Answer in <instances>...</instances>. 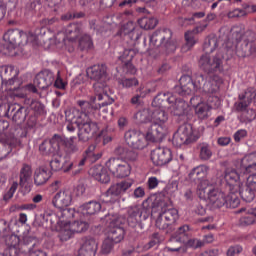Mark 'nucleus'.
I'll return each instance as SVG.
<instances>
[{
	"instance_id": "53",
	"label": "nucleus",
	"mask_w": 256,
	"mask_h": 256,
	"mask_svg": "<svg viewBox=\"0 0 256 256\" xmlns=\"http://www.w3.org/2000/svg\"><path fill=\"white\" fill-rule=\"evenodd\" d=\"M138 25L141 29H145L146 31L149 29H155V27H157V19L154 17L144 16L138 20Z\"/></svg>"
},
{
	"instance_id": "11",
	"label": "nucleus",
	"mask_w": 256,
	"mask_h": 256,
	"mask_svg": "<svg viewBox=\"0 0 256 256\" xmlns=\"http://www.w3.org/2000/svg\"><path fill=\"white\" fill-rule=\"evenodd\" d=\"M105 221L107 238L114 243H121L125 239V229L123 228L125 218L117 214H109L105 216Z\"/></svg>"
},
{
	"instance_id": "28",
	"label": "nucleus",
	"mask_w": 256,
	"mask_h": 256,
	"mask_svg": "<svg viewBox=\"0 0 256 256\" xmlns=\"http://www.w3.org/2000/svg\"><path fill=\"white\" fill-rule=\"evenodd\" d=\"M95 149L96 146L94 144L90 145L85 151V157H83L79 161H74L70 163V167L66 169V171H69V169H72V167H78L77 169H75L74 173H81V171H83V166L87 161H90V163H95V161H99V159L103 157V153Z\"/></svg>"
},
{
	"instance_id": "61",
	"label": "nucleus",
	"mask_w": 256,
	"mask_h": 256,
	"mask_svg": "<svg viewBox=\"0 0 256 256\" xmlns=\"http://www.w3.org/2000/svg\"><path fill=\"white\" fill-rule=\"evenodd\" d=\"M53 85L56 89L65 90L67 88V81H65V79H63V74H61V71H59V70L57 72L56 77L54 75Z\"/></svg>"
},
{
	"instance_id": "60",
	"label": "nucleus",
	"mask_w": 256,
	"mask_h": 256,
	"mask_svg": "<svg viewBox=\"0 0 256 256\" xmlns=\"http://www.w3.org/2000/svg\"><path fill=\"white\" fill-rule=\"evenodd\" d=\"M212 155H213V152H211V146H209V144L200 145V159L202 161H209Z\"/></svg>"
},
{
	"instance_id": "23",
	"label": "nucleus",
	"mask_w": 256,
	"mask_h": 256,
	"mask_svg": "<svg viewBox=\"0 0 256 256\" xmlns=\"http://www.w3.org/2000/svg\"><path fill=\"white\" fill-rule=\"evenodd\" d=\"M124 141L128 147H131V149L141 151L147 147V141L151 140L147 138V132L145 135L139 130L130 129L124 133Z\"/></svg>"
},
{
	"instance_id": "15",
	"label": "nucleus",
	"mask_w": 256,
	"mask_h": 256,
	"mask_svg": "<svg viewBox=\"0 0 256 256\" xmlns=\"http://www.w3.org/2000/svg\"><path fill=\"white\" fill-rule=\"evenodd\" d=\"M199 131L193 129L191 124H182L173 135L172 143L176 147L190 145L199 139Z\"/></svg>"
},
{
	"instance_id": "55",
	"label": "nucleus",
	"mask_w": 256,
	"mask_h": 256,
	"mask_svg": "<svg viewBox=\"0 0 256 256\" xmlns=\"http://www.w3.org/2000/svg\"><path fill=\"white\" fill-rule=\"evenodd\" d=\"M7 7L15 9V7H17V0H6V2L0 1V21L5 19V15H7Z\"/></svg>"
},
{
	"instance_id": "8",
	"label": "nucleus",
	"mask_w": 256,
	"mask_h": 256,
	"mask_svg": "<svg viewBox=\"0 0 256 256\" xmlns=\"http://www.w3.org/2000/svg\"><path fill=\"white\" fill-rule=\"evenodd\" d=\"M86 75L88 79H91V81H96V83L93 85L94 87V93L98 101H103V99H107L109 95H107V92H105V83L107 81V65L105 64H95L93 66H90L86 69Z\"/></svg>"
},
{
	"instance_id": "16",
	"label": "nucleus",
	"mask_w": 256,
	"mask_h": 256,
	"mask_svg": "<svg viewBox=\"0 0 256 256\" xmlns=\"http://www.w3.org/2000/svg\"><path fill=\"white\" fill-rule=\"evenodd\" d=\"M192 83L196 95L194 97H206L209 95H217L219 91V85L214 80L205 81V76L203 74H195L192 78Z\"/></svg>"
},
{
	"instance_id": "32",
	"label": "nucleus",
	"mask_w": 256,
	"mask_h": 256,
	"mask_svg": "<svg viewBox=\"0 0 256 256\" xmlns=\"http://www.w3.org/2000/svg\"><path fill=\"white\" fill-rule=\"evenodd\" d=\"M21 147H23L21 138L13 135L7 136L4 142L0 143V161L5 159L12 151L21 149Z\"/></svg>"
},
{
	"instance_id": "63",
	"label": "nucleus",
	"mask_w": 256,
	"mask_h": 256,
	"mask_svg": "<svg viewBox=\"0 0 256 256\" xmlns=\"http://www.w3.org/2000/svg\"><path fill=\"white\" fill-rule=\"evenodd\" d=\"M133 57H135V50L133 49H125L123 54L119 56V61H122L124 64L133 61Z\"/></svg>"
},
{
	"instance_id": "57",
	"label": "nucleus",
	"mask_w": 256,
	"mask_h": 256,
	"mask_svg": "<svg viewBox=\"0 0 256 256\" xmlns=\"http://www.w3.org/2000/svg\"><path fill=\"white\" fill-rule=\"evenodd\" d=\"M19 129H15L14 132H9V121L0 119V135H5L6 139L9 136L19 137L17 133Z\"/></svg>"
},
{
	"instance_id": "30",
	"label": "nucleus",
	"mask_w": 256,
	"mask_h": 256,
	"mask_svg": "<svg viewBox=\"0 0 256 256\" xmlns=\"http://www.w3.org/2000/svg\"><path fill=\"white\" fill-rule=\"evenodd\" d=\"M39 245V240L35 236L29 233L23 234V253H29V256H47Z\"/></svg>"
},
{
	"instance_id": "37",
	"label": "nucleus",
	"mask_w": 256,
	"mask_h": 256,
	"mask_svg": "<svg viewBox=\"0 0 256 256\" xmlns=\"http://www.w3.org/2000/svg\"><path fill=\"white\" fill-rule=\"evenodd\" d=\"M59 211L57 212V227H58V232L63 229V227L69 225L71 223V219L75 217L76 215H79V212H75V209L73 208H58Z\"/></svg>"
},
{
	"instance_id": "13",
	"label": "nucleus",
	"mask_w": 256,
	"mask_h": 256,
	"mask_svg": "<svg viewBox=\"0 0 256 256\" xmlns=\"http://www.w3.org/2000/svg\"><path fill=\"white\" fill-rule=\"evenodd\" d=\"M81 33H83V24L72 23L65 28L64 32H58L56 39L59 43L65 45L68 53H73L75 51V41Z\"/></svg>"
},
{
	"instance_id": "43",
	"label": "nucleus",
	"mask_w": 256,
	"mask_h": 256,
	"mask_svg": "<svg viewBox=\"0 0 256 256\" xmlns=\"http://www.w3.org/2000/svg\"><path fill=\"white\" fill-rule=\"evenodd\" d=\"M102 206L100 202L95 200L84 203L78 208V213L83 215V217H89L91 215H97L101 211Z\"/></svg>"
},
{
	"instance_id": "47",
	"label": "nucleus",
	"mask_w": 256,
	"mask_h": 256,
	"mask_svg": "<svg viewBox=\"0 0 256 256\" xmlns=\"http://www.w3.org/2000/svg\"><path fill=\"white\" fill-rule=\"evenodd\" d=\"M255 193L256 191L249 187L247 184L243 185V183L240 185V188L237 193V198L239 199V196L243 199V201H246V203H251L253 199H255Z\"/></svg>"
},
{
	"instance_id": "17",
	"label": "nucleus",
	"mask_w": 256,
	"mask_h": 256,
	"mask_svg": "<svg viewBox=\"0 0 256 256\" xmlns=\"http://www.w3.org/2000/svg\"><path fill=\"white\" fill-rule=\"evenodd\" d=\"M256 34L248 30L244 35V40L240 44H235V55L239 59L256 56Z\"/></svg>"
},
{
	"instance_id": "50",
	"label": "nucleus",
	"mask_w": 256,
	"mask_h": 256,
	"mask_svg": "<svg viewBox=\"0 0 256 256\" xmlns=\"http://www.w3.org/2000/svg\"><path fill=\"white\" fill-rule=\"evenodd\" d=\"M80 51H91L93 49V38L89 34H83L78 40Z\"/></svg>"
},
{
	"instance_id": "5",
	"label": "nucleus",
	"mask_w": 256,
	"mask_h": 256,
	"mask_svg": "<svg viewBox=\"0 0 256 256\" xmlns=\"http://www.w3.org/2000/svg\"><path fill=\"white\" fill-rule=\"evenodd\" d=\"M256 97L255 88H248L243 93L239 94L238 101L234 103V113H240L238 120L240 123H251L256 117V113L249 105L253 103Z\"/></svg>"
},
{
	"instance_id": "62",
	"label": "nucleus",
	"mask_w": 256,
	"mask_h": 256,
	"mask_svg": "<svg viewBox=\"0 0 256 256\" xmlns=\"http://www.w3.org/2000/svg\"><path fill=\"white\" fill-rule=\"evenodd\" d=\"M120 85L125 89H132V87H137L139 85V80L135 77L123 78L120 80Z\"/></svg>"
},
{
	"instance_id": "10",
	"label": "nucleus",
	"mask_w": 256,
	"mask_h": 256,
	"mask_svg": "<svg viewBox=\"0 0 256 256\" xmlns=\"http://www.w3.org/2000/svg\"><path fill=\"white\" fill-rule=\"evenodd\" d=\"M191 105L195 109V114L202 121L211 117V111L221 105V100L217 94L209 96H193L190 99Z\"/></svg>"
},
{
	"instance_id": "20",
	"label": "nucleus",
	"mask_w": 256,
	"mask_h": 256,
	"mask_svg": "<svg viewBox=\"0 0 256 256\" xmlns=\"http://www.w3.org/2000/svg\"><path fill=\"white\" fill-rule=\"evenodd\" d=\"M63 145H65V139L55 134L50 140H44L40 144L39 151L42 155L55 157L56 155H61Z\"/></svg>"
},
{
	"instance_id": "64",
	"label": "nucleus",
	"mask_w": 256,
	"mask_h": 256,
	"mask_svg": "<svg viewBox=\"0 0 256 256\" xmlns=\"http://www.w3.org/2000/svg\"><path fill=\"white\" fill-rule=\"evenodd\" d=\"M19 187V182L14 181L9 188V190L4 194L3 199L4 201H9L10 199H13V196L15 195V192L17 191Z\"/></svg>"
},
{
	"instance_id": "29",
	"label": "nucleus",
	"mask_w": 256,
	"mask_h": 256,
	"mask_svg": "<svg viewBox=\"0 0 256 256\" xmlns=\"http://www.w3.org/2000/svg\"><path fill=\"white\" fill-rule=\"evenodd\" d=\"M225 181L230 195H237L243 183V176L235 169L228 168L225 171Z\"/></svg>"
},
{
	"instance_id": "24",
	"label": "nucleus",
	"mask_w": 256,
	"mask_h": 256,
	"mask_svg": "<svg viewBox=\"0 0 256 256\" xmlns=\"http://www.w3.org/2000/svg\"><path fill=\"white\" fill-rule=\"evenodd\" d=\"M106 167L113 177L116 179H123L131 175V165L127 161L119 158H110L106 162Z\"/></svg>"
},
{
	"instance_id": "7",
	"label": "nucleus",
	"mask_w": 256,
	"mask_h": 256,
	"mask_svg": "<svg viewBox=\"0 0 256 256\" xmlns=\"http://www.w3.org/2000/svg\"><path fill=\"white\" fill-rule=\"evenodd\" d=\"M0 79L2 85L6 86V91H12L13 97H20L25 99L26 93H23V89L19 87L21 82L19 81V69L13 65L0 66Z\"/></svg>"
},
{
	"instance_id": "56",
	"label": "nucleus",
	"mask_w": 256,
	"mask_h": 256,
	"mask_svg": "<svg viewBox=\"0 0 256 256\" xmlns=\"http://www.w3.org/2000/svg\"><path fill=\"white\" fill-rule=\"evenodd\" d=\"M249 6L248 4H244L243 5V9H240V8H236L230 12H228L227 14V17L228 19H238V18H241V17H247V9H249Z\"/></svg>"
},
{
	"instance_id": "36",
	"label": "nucleus",
	"mask_w": 256,
	"mask_h": 256,
	"mask_svg": "<svg viewBox=\"0 0 256 256\" xmlns=\"http://www.w3.org/2000/svg\"><path fill=\"white\" fill-rule=\"evenodd\" d=\"M168 112L174 117H183L189 111V104L187 101L175 97L173 102L168 104Z\"/></svg>"
},
{
	"instance_id": "26",
	"label": "nucleus",
	"mask_w": 256,
	"mask_h": 256,
	"mask_svg": "<svg viewBox=\"0 0 256 256\" xmlns=\"http://www.w3.org/2000/svg\"><path fill=\"white\" fill-rule=\"evenodd\" d=\"M87 229H89V223L83 220H77L63 226V228L59 230L58 237L62 242L69 241V239H71L75 233H83L87 231Z\"/></svg>"
},
{
	"instance_id": "22",
	"label": "nucleus",
	"mask_w": 256,
	"mask_h": 256,
	"mask_svg": "<svg viewBox=\"0 0 256 256\" xmlns=\"http://www.w3.org/2000/svg\"><path fill=\"white\" fill-rule=\"evenodd\" d=\"M179 219V211L171 206H163L156 220V227L164 231Z\"/></svg>"
},
{
	"instance_id": "42",
	"label": "nucleus",
	"mask_w": 256,
	"mask_h": 256,
	"mask_svg": "<svg viewBox=\"0 0 256 256\" xmlns=\"http://www.w3.org/2000/svg\"><path fill=\"white\" fill-rule=\"evenodd\" d=\"M89 175L93 177L99 183H109L111 181V176L107 172V168H104L103 165H95L89 170Z\"/></svg>"
},
{
	"instance_id": "59",
	"label": "nucleus",
	"mask_w": 256,
	"mask_h": 256,
	"mask_svg": "<svg viewBox=\"0 0 256 256\" xmlns=\"http://www.w3.org/2000/svg\"><path fill=\"white\" fill-rule=\"evenodd\" d=\"M115 242L110 240V238L106 237V239L102 242L100 253L102 255H109L111 251H113V247H115Z\"/></svg>"
},
{
	"instance_id": "2",
	"label": "nucleus",
	"mask_w": 256,
	"mask_h": 256,
	"mask_svg": "<svg viewBox=\"0 0 256 256\" xmlns=\"http://www.w3.org/2000/svg\"><path fill=\"white\" fill-rule=\"evenodd\" d=\"M219 47V40L216 36H208L203 45L204 55L200 57L199 67L208 75H221L225 71L223 62L228 61L227 46L225 48H219L216 54L211 58V53Z\"/></svg>"
},
{
	"instance_id": "31",
	"label": "nucleus",
	"mask_w": 256,
	"mask_h": 256,
	"mask_svg": "<svg viewBox=\"0 0 256 256\" xmlns=\"http://www.w3.org/2000/svg\"><path fill=\"white\" fill-rule=\"evenodd\" d=\"M151 161L157 167H162L173 161V153L169 148L157 147L151 151Z\"/></svg>"
},
{
	"instance_id": "45",
	"label": "nucleus",
	"mask_w": 256,
	"mask_h": 256,
	"mask_svg": "<svg viewBox=\"0 0 256 256\" xmlns=\"http://www.w3.org/2000/svg\"><path fill=\"white\" fill-rule=\"evenodd\" d=\"M236 213H245L239 219L240 227H249V225H254L256 222V208H241L240 210L236 211Z\"/></svg>"
},
{
	"instance_id": "40",
	"label": "nucleus",
	"mask_w": 256,
	"mask_h": 256,
	"mask_svg": "<svg viewBox=\"0 0 256 256\" xmlns=\"http://www.w3.org/2000/svg\"><path fill=\"white\" fill-rule=\"evenodd\" d=\"M173 101H175V95L171 94V92L158 93L152 101V107L168 109L170 103H173Z\"/></svg>"
},
{
	"instance_id": "1",
	"label": "nucleus",
	"mask_w": 256,
	"mask_h": 256,
	"mask_svg": "<svg viewBox=\"0 0 256 256\" xmlns=\"http://www.w3.org/2000/svg\"><path fill=\"white\" fill-rule=\"evenodd\" d=\"M95 101H97L95 96H91L90 101L78 100L77 105L80 107V110L72 109L65 112L66 121H68L67 131L74 133V125H76L79 130L78 139L79 141H83V143L91 139V133L93 131H97V123L91 120V115L107 105V102L95 104Z\"/></svg>"
},
{
	"instance_id": "3",
	"label": "nucleus",
	"mask_w": 256,
	"mask_h": 256,
	"mask_svg": "<svg viewBox=\"0 0 256 256\" xmlns=\"http://www.w3.org/2000/svg\"><path fill=\"white\" fill-rule=\"evenodd\" d=\"M198 195L200 199H208L212 207L217 209H220V207L236 209V207H239V203H241V200L237 195L231 194V192H229L228 195H225V193L221 192L213 185L207 184V181H204L199 185Z\"/></svg>"
},
{
	"instance_id": "51",
	"label": "nucleus",
	"mask_w": 256,
	"mask_h": 256,
	"mask_svg": "<svg viewBox=\"0 0 256 256\" xmlns=\"http://www.w3.org/2000/svg\"><path fill=\"white\" fill-rule=\"evenodd\" d=\"M136 91L142 96V99H145L147 95H151V93L157 91V82H148L145 85H141Z\"/></svg>"
},
{
	"instance_id": "38",
	"label": "nucleus",
	"mask_w": 256,
	"mask_h": 256,
	"mask_svg": "<svg viewBox=\"0 0 256 256\" xmlns=\"http://www.w3.org/2000/svg\"><path fill=\"white\" fill-rule=\"evenodd\" d=\"M72 201L73 194H71V191L61 190L54 195L52 199V205H54L56 209H63L65 207H69Z\"/></svg>"
},
{
	"instance_id": "54",
	"label": "nucleus",
	"mask_w": 256,
	"mask_h": 256,
	"mask_svg": "<svg viewBox=\"0 0 256 256\" xmlns=\"http://www.w3.org/2000/svg\"><path fill=\"white\" fill-rule=\"evenodd\" d=\"M152 113L153 111L149 109H143L135 114L134 119L137 123H151Z\"/></svg>"
},
{
	"instance_id": "39",
	"label": "nucleus",
	"mask_w": 256,
	"mask_h": 256,
	"mask_svg": "<svg viewBox=\"0 0 256 256\" xmlns=\"http://www.w3.org/2000/svg\"><path fill=\"white\" fill-rule=\"evenodd\" d=\"M209 173V167L206 165H200L195 167L194 169L191 170V172L189 173V179H191V181H195V183H199L198 184V193H199V186L201 185V183H204L205 181L207 182V185H211L209 183V180H207V175Z\"/></svg>"
},
{
	"instance_id": "9",
	"label": "nucleus",
	"mask_w": 256,
	"mask_h": 256,
	"mask_svg": "<svg viewBox=\"0 0 256 256\" xmlns=\"http://www.w3.org/2000/svg\"><path fill=\"white\" fill-rule=\"evenodd\" d=\"M45 35V28L35 30V32L25 33L23 30L19 29H9L4 33L3 39L5 43H9L11 48H16L18 45H27V43H37L39 37Z\"/></svg>"
},
{
	"instance_id": "12",
	"label": "nucleus",
	"mask_w": 256,
	"mask_h": 256,
	"mask_svg": "<svg viewBox=\"0 0 256 256\" xmlns=\"http://www.w3.org/2000/svg\"><path fill=\"white\" fill-rule=\"evenodd\" d=\"M153 213V205L149 200L143 201L141 206H132L127 209V223L135 228L141 221H147Z\"/></svg>"
},
{
	"instance_id": "21",
	"label": "nucleus",
	"mask_w": 256,
	"mask_h": 256,
	"mask_svg": "<svg viewBox=\"0 0 256 256\" xmlns=\"http://www.w3.org/2000/svg\"><path fill=\"white\" fill-rule=\"evenodd\" d=\"M54 82L55 74L51 70H44L35 76L34 84H28L24 89L30 93H37V87L38 89H47Z\"/></svg>"
},
{
	"instance_id": "52",
	"label": "nucleus",
	"mask_w": 256,
	"mask_h": 256,
	"mask_svg": "<svg viewBox=\"0 0 256 256\" xmlns=\"http://www.w3.org/2000/svg\"><path fill=\"white\" fill-rule=\"evenodd\" d=\"M188 233H189V225H183L179 227L174 234L175 241H178V243H187V239H189Z\"/></svg>"
},
{
	"instance_id": "46",
	"label": "nucleus",
	"mask_w": 256,
	"mask_h": 256,
	"mask_svg": "<svg viewBox=\"0 0 256 256\" xmlns=\"http://www.w3.org/2000/svg\"><path fill=\"white\" fill-rule=\"evenodd\" d=\"M114 153L126 161V163L137 161L138 154L135 150L119 146L114 150Z\"/></svg>"
},
{
	"instance_id": "18",
	"label": "nucleus",
	"mask_w": 256,
	"mask_h": 256,
	"mask_svg": "<svg viewBox=\"0 0 256 256\" xmlns=\"http://www.w3.org/2000/svg\"><path fill=\"white\" fill-rule=\"evenodd\" d=\"M133 183H135V181L128 178L112 184L104 194V197H106V203H117L120 197H123V195L133 187Z\"/></svg>"
},
{
	"instance_id": "33",
	"label": "nucleus",
	"mask_w": 256,
	"mask_h": 256,
	"mask_svg": "<svg viewBox=\"0 0 256 256\" xmlns=\"http://www.w3.org/2000/svg\"><path fill=\"white\" fill-rule=\"evenodd\" d=\"M180 85L175 86L174 92L181 97H186V95H196L195 86L193 84V78L189 75L181 76L179 80Z\"/></svg>"
},
{
	"instance_id": "6",
	"label": "nucleus",
	"mask_w": 256,
	"mask_h": 256,
	"mask_svg": "<svg viewBox=\"0 0 256 256\" xmlns=\"http://www.w3.org/2000/svg\"><path fill=\"white\" fill-rule=\"evenodd\" d=\"M172 37L173 32L169 28L158 29L151 36H149L150 45L156 47L154 53H161L162 55L175 53L177 44Z\"/></svg>"
},
{
	"instance_id": "48",
	"label": "nucleus",
	"mask_w": 256,
	"mask_h": 256,
	"mask_svg": "<svg viewBox=\"0 0 256 256\" xmlns=\"http://www.w3.org/2000/svg\"><path fill=\"white\" fill-rule=\"evenodd\" d=\"M33 175V168H31V165L29 164H23L21 169H20V174H19V184L20 187H25L27 183L29 182V179H31Z\"/></svg>"
},
{
	"instance_id": "19",
	"label": "nucleus",
	"mask_w": 256,
	"mask_h": 256,
	"mask_svg": "<svg viewBox=\"0 0 256 256\" xmlns=\"http://www.w3.org/2000/svg\"><path fill=\"white\" fill-rule=\"evenodd\" d=\"M242 169L246 176V185L256 192V152L247 154L243 157Z\"/></svg>"
},
{
	"instance_id": "4",
	"label": "nucleus",
	"mask_w": 256,
	"mask_h": 256,
	"mask_svg": "<svg viewBox=\"0 0 256 256\" xmlns=\"http://www.w3.org/2000/svg\"><path fill=\"white\" fill-rule=\"evenodd\" d=\"M167 121H169V115L164 109L156 108L153 110L151 125L147 131V139L152 143L163 141L167 134Z\"/></svg>"
},
{
	"instance_id": "14",
	"label": "nucleus",
	"mask_w": 256,
	"mask_h": 256,
	"mask_svg": "<svg viewBox=\"0 0 256 256\" xmlns=\"http://www.w3.org/2000/svg\"><path fill=\"white\" fill-rule=\"evenodd\" d=\"M29 109L30 105H28V108H25L19 104L5 103L0 99V115L12 119L14 123H17V125L25 123Z\"/></svg>"
},
{
	"instance_id": "49",
	"label": "nucleus",
	"mask_w": 256,
	"mask_h": 256,
	"mask_svg": "<svg viewBox=\"0 0 256 256\" xmlns=\"http://www.w3.org/2000/svg\"><path fill=\"white\" fill-rule=\"evenodd\" d=\"M197 34L193 32L192 30H189L185 32L184 39H185V45L182 47V51H189L197 45V42L199 41V38L196 36Z\"/></svg>"
},
{
	"instance_id": "58",
	"label": "nucleus",
	"mask_w": 256,
	"mask_h": 256,
	"mask_svg": "<svg viewBox=\"0 0 256 256\" xmlns=\"http://www.w3.org/2000/svg\"><path fill=\"white\" fill-rule=\"evenodd\" d=\"M67 149L72 153L79 151V145L77 144V137H70L67 141L64 140V145L62 146L63 149Z\"/></svg>"
},
{
	"instance_id": "35",
	"label": "nucleus",
	"mask_w": 256,
	"mask_h": 256,
	"mask_svg": "<svg viewBox=\"0 0 256 256\" xmlns=\"http://www.w3.org/2000/svg\"><path fill=\"white\" fill-rule=\"evenodd\" d=\"M142 34L143 33L141 32L140 29L135 28V22H133L131 20H129L128 22L124 23L120 27V29H119V31L117 33V35H119L120 37H123V36L127 37L128 36L129 39H131V41H134V43L136 41H139V39H141V35Z\"/></svg>"
},
{
	"instance_id": "25",
	"label": "nucleus",
	"mask_w": 256,
	"mask_h": 256,
	"mask_svg": "<svg viewBox=\"0 0 256 256\" xmlns=\"http://www.w3.org/2000/svg\"><path fill=\"white\" fill-rule=\"evenodd\" d=\"M24 105H30V109L27 112L26 125L28 129H35L37 127V119L40 115H43L45 111V106L41 102L33 100L31 98L24 99Z\"/></svg>"
},
{
	"instance_id": "44",
	"label": "nucleus",
	"mask_w": 256,
	"mask_h": 256,
	"mask_svg": "<svg viewBox=\"0 0 256 256\" xmlns=\"http://www.w3.org/2000/svg\"><path fill=\"white\" fill-rule=\"evenodd\" d=\"M51 170L45 166L36 168L34 171V185L36 187H41L51 179Z\"/></svg>"
},
{
	"instance_id": "41",
	"label": "nucleus",
	"mask_w": 256,
	"mask_h": 256,
	"mask_svg": "<svg viewBox=\"0 0 256 256\" xmlns=\"http://www.w3.org/2000/svg\"><path fill=\"white\" fill-rule=\"evenodd\" d=\"M97 249L98 244L95 238H86L78 251V255L95 256L97 254Z\"/></svg>"
},
{
	"instance_id": "27",
	"label": "nucleus",
	"mask_w": 256,
	"mask_h": 256,
	"mask_svg": "<svg viewBox=\"0 0 256 256\" xmlns=\"http://www.w3.org/2000/svg\"><path fill=\"white\" fill-rule=\"evenodd\" d=\"M245 25H235L230 30V37L228 38V41L226 43V55L228 59H231L233 55H235V50L233 45H237L239 41L243 39L245 41Z\"/></svg>"
},
{
	"instance_id": "34",
	"label": "nucleus",
	"mask_w": 256,
	"mask_h": 256,
	"mask_svg": "<svg viewBox=\"0 0 256 256\" xmlns=\"http://www.w3.org/2000/svg\"><path fill=\"white\" fill-rule=\"evenodd\" d=\"M52 157L53 159L50 161L52 171H61V169H63L64 173H69V171H72L73 175H79V173H75V169H78V167L73 166L69 169V167H71V163L73 162H70L68 165L67 163L63 162V159L65 158V150H60V155L56 154Z\"/></svg>"
}]
</instances>
